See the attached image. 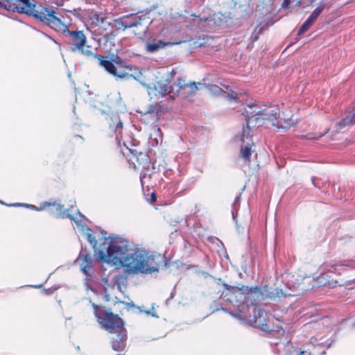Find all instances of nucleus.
Listing matches in <instances>:
<instances>
[{
	"mask_svg": "<svg viewBox=\"0 0 355 355\" xmlns=\"http://www.w3.org/2000/svg\"><path fill=\"white\" fill-rule=\"evenodd\" d=\"M87 219L85 218L80 223L78 230L86 235L87 241L97 252L98 258L104 262L112 263L119 268L123 259L131 250L128 247V241L120 236H112L104 237L100 247L97 248V241L92 234V230L85 225Z\"/></svg>",
	"mask_w": 355,
	"mask_h": 355,
	"instance_id": "nucleus-1",
	"label": "nucleus"
},
{
	"mask_svg": "<svg viewBox=\"0 0 355 355\" xmlns=\"http://www.w3.org/2000/svg\"><path fill=\"white\" fill-rule=\"evenodd\" d=\"M279 110L277 105H252L246 110V127L243 128L240 140L242 142L241 154L245 162H249L251 155V147L253 144L250 125H262L265 121H271L273 126L277 125L276 121L279 117Z\"/></svg>",
	"mask_w": 355,
	"mask_h": 355,
	"instance_id": "nucleus-2",
	"label": "nucleus"
},
{
	"mask_svg": "<svg viewBox=\"0 0 355 355\" xmlns=\"http://www.w3.org/2000/svg\"><path fill=\"white\" fill-rule=\"evenodd\" d=\"M55 12L53 10L40 6L34 17L55 31L65 33L66 36L71 40V49L73 52H79L87 57H96L95 49L87 45V37L83 31H69L64 21L55 16Z\"/></svg>",
	"mask_w": 355,
	"mask_h": 355,
	"instance_id": "nucleus-3",
	"label": "nucleus"
},
{
	"mask_svg": "<svg viewBox=\"0 0 355 355\" xmlns=\"http://www.w3.org/2000/svg\"><path fill=\"white\" fill-rule=\"evenodd\" d=\"M157 257L153 253L140 248H131L119 268L126 274H152L157 272Z\"/></svg>",
	"mask_w": 355,
	"mask_h": 355,
	"instance_id": "nucleus-4",
	"label": "nucleus"
},
{
	"mask_svg": "<svg viewBox=\"0 0 355 355\" xmlns=\"http://www.w3.org/2000/svg\"><path fill=\"white\" fill-rule=\"evenodd\" d=\"M249 309L250 308L248 307V306L243 303L239 306V313H230V314L232 316L243 320L245 323H249L250 324L254 325L263 330L268 329V327L266 324V319L264 318L266 312L263 310H261L260 309L254 307V317L251 318L250 315L246 312V310L249 311Z\"/></svg>",
	"mask_w": 355,
	"mask_h": 355,
	"instance_id": "nucleus-5",
	"label": "nucleus"
},
{
	"mask_svg": "<svg viewBox=\"0 0 355 355\" xmlns=\"http://www.w3.org/2000/svg\"><path fill=\"white\" fill-rule=\"evenodd\" d=\"M24 205L37 211H41L45 209L48 207L52 206L53 208L50 209L49 210L51 214L61 218H69L76 223L77 227H79V226H80V223H82L84 220H85V217L79 211H77L76 214H71L69 213L68 210L63 211L62 206L60 205V202H42L39 207H35V205H33L28 204H25Z\"/></svg>",
	"mask_w": 355,
	"mask_h": 355,
	"instance_id": "nucleus-6",
	"label": "nucleus"
},
{
	"mask_svg": "<svg viewBox=\"0 0 355 355\" xmlns=\"http://www.w3.org/2000/svg\"><path fill=\"white\" fill-rule=\"evenodd\" d=\"M92 306L94 309L95 316L102 328L108 331L110 333H113L124 327L122 319L118 315L112 313L101 312L98 310V306L94 304H92Z\"/></svg>",
	"mask_w": 355,
	"mask_h": 355,
	"instance_id": "nucleus-7",
	"label": "nucleus"
},
{
	"mask_svg": "<svg viewBox=\"0 0 355 355\" xmlns=\"http://www.w3.org/2000/svg\"><path fill=\"white\" fill-rule=\"evenodd\" d=\"M98 58L100 61V64L104 67L108 73L116 78H128L132 77L130 73L132 71V65L125 64L121 60L119 62L116 61V64H114L111 61L105 60L102 56Z\"/></svg>",
	"mask_w": 355,
	"mask_h": 355,
	"instance_id": "nucleus-8",
	"label": "nucleus"
},
{
	"mask_svg": "<svg viewBox=\"0 0 355 355\" xmlns=\"http://www.w3.org/2000/svg\"><path fill=\"white\" fill-rule=\"evenodd\" d=\"M176 74L174 69L167 73L164 80L157 82L153 87H148V93L153 98L159 99L166 94H173V86L171 85V80Z\"/></svg>",
	"mask_w": 355,
	"mask_h": 355,
	"instance_id": "nucleus-9",
	"label": "nucleus"
},
{
	"mask_svg": "<svg viewBox=\"0 0 355 355\" xmlns=\"http://www.w3.org/2000/svg\"><path fill=\"white\" fill-rule=\"evenodd\" d=\"M112 336L111 337L112 348L114 351H123L126 346L127 332L124 327L119 330L110 333Z\"/></svg>",
	"mask_w": 355,
	"mask_h": 355,
	"instance_id": "nucleus-10",
	"label": "nucleus"
},
{
	"mask_svg": "<svg viewBox=\"0 0 355 355\" xmlns=\"http://www.w3.org/2000/svg\"><path fill=\"white\" fill-rule=\"evenodd\" d=\"M178 44V42H164L162 40L150 37L146 43V50L148 53H155L166 46Z\"/></svg>",
	"mask_w": 355,
	"mask_h": 355,
	"instance_id": "nucleus-11",
	"label": "nucleus"
},
{
	"mask_svg": "<svg viewBox=\"0 0 355 355\" xmlns=\"http://www.w3.org/2000/svg\"><path fill=\"white\" fill-rule=\"evenodd\" d=\"M322 339L320 338V340H318V338H311L310 343L306 345V347H309V346L312 345L314 347L318 346H322L326 348H329L331 346V342H330L329 340H322ZM309 348H307V349H304L302 351H299L297 349H294L293 352H290V354L293 355H311V353L309 352Z\"/></svg>",
	"mask_w": 355,
	"mask_h": 355,
	"instance_id": "nucleus-12",
	"label": "nucleus"
},
{
	"mask_svg": "<svg viewBox=\"0 0 355 355\" xmlns=\"http://www.w3.org/2000/svg\"><path fill=\"white\" fill-rule=\"evenodd\" d=\"M76 262L80 266L82 272L85 275H89V270L92 268V257L89 254L82 252L76 259Z\"/></svg>",
	"mask_w": 355,
	"mask_h": 355,
	"instance_id": "nucleus-13",
	"label": "nucleus"
},
{
	"mask_svg": "<svg viewBox=\"0 0 355 355\" xmlns=\"http://www.w3.org/2000/svg\"><path fill=\"white\" fill-rule=\"evenodd\" d=\"M206 87L208 89L209 92L215 96H220L223 95L225 98H227L229 100H236L237 98V95L234 92L231 93H227L224 92L221 88H220L218 86L216 85H206Z\"/></svg>",
	"mask_w": 355,
	"mask_h": 355,
	"instance_id": "nucleus-14",
	"label": "nucleus"
},
{
	"mask_svg": "<svg viewBox=\"0 0 355 355\" xmlns=\"http://www.w3.org/2000/svg\"><path fill=\"white\" fill-rule=\"evenodd\" d=\"M176 89L173 87V95H178L180 90L181 89H185L187 87L190 88L191 92L192 94H195L196 92L198 90V87L196 85V83L195 82L191 83L190 84H186L185 80L179 78L178 80V83L175 85Z\"/></svg>",
	"mask_w": 355,
	"mask_h": 355,
	"instance_id": "nucleus-15",
	"label": "nucleus"
},
{
	"mask_svg": "<svg viewBox=\"0 0 355 355\" xmlns=\"http://www.w3.org/2000/svg\"><path fill=\"white\" fill-rule=\"evenodd\" d=\"M354 115L355 114L354 112L349 113L346 117L336 124L337 130H339L345 126L352 125L354 122Z\"/></svg>",
	"mask_w": 355,
	"mask_h": 355,
	"instance_id": "nucleus-16",
	"label": "nucleus"
},
{
	"mask_svg": "<svg viewBox=\"0 0 355 355\" xmlns=\"http://www.w3.org/2000/svg\"><path fill=\"white\" fill-rule=\"evenodd\" d=\"M91 24L94 26H100L105 24L106 19L96 12H92L89 15Z\"/></svg>",
	"mask_w": 355,
	"mask_h": 355,
	"instance_id": "nucleus-17",
	"label": "nucleus"
},
{
	"mask_svg": "<svg viewBox=\"0 0 355 355\" xmlns=\"http://www.w3.org/2000/svg\"><path fill=\"white\" fill-rule=\"evenodd\" d=\"M139 24L140 19L137 16H132L130 17H128L121 22V24L124 26V28L136 26Z\"/></svg>",
	"mask_w": 355,
	"mask_h": 355,
	"instance_id": "nucleus-18",
	"label": "nucleus"
},
{
	"mask_svg": "<svg viewBox=\"0 0 355 355\" xmlns=\"http://www.w3.org/2000/svg\"><path fill=\"white\" fill-rule=\"evenodd\" d=\"M0 6L8 11L16 12V4L10 0H0Z\"/></svg>",
	"mask_w": 355,
	"mask_h": 355,
	"instance_id": "nucleus-19",
	"label": "nucleus"
},
{
	"mask_svg": "<svg viewBox=\"0 0 355 355\" xmlns=\"http://www.w3.org/2000/svg\"><path fill=\"white\" fill-rule=\"evenodd\" d=\"M324 10V6H320L316 8L313 12L311 14V15L309 17L308 19L311 21L313 24L315 21L318 16L321 14L322 10Z\"/></svg>",
	"mask_w": 355,
	"mask_h": 355,
	"instance_id": "nucleus-20",
	"label": "nucleus"
},
{
	"mask_svg": "<svg viewBox=\"0 0 355 355\" xmlns=\"http://www.w3.org/2000/svg\"><path fill=\"white\" fill-rule=\"evenodd\" d=\"M313 24L307 19L300 28L298 34L302 35L304 33L313 26Z\"/></svg>",
	"mask_w": 355,
	"mask_h": 355,
	"instance_id": "nucleus-21",
	"label": "nucleus"
},
{
	"mask_svg": "<svg viewBox=\"0 0 355 355\" xmlns=\"http://www.w3.org/2000/svg\"><path fill=\"white\" fill-rule=\"evenodd\" d=\"M267 297L269 298H275L276 297H281V296H286L284 295L282 290L275 289L274 291L269 293L268 294L266 295Z\"/></svg>",
	"mask_w": 355,
	"mask_h": 355,
	"instance_id": "nucleus-22",
	"label": "nucleus"
},
{
	"mask_svg": "<svg viewBox=\"0 0 355 355\" xmlns=\"http://www.w3.org/2000/svg\"><path fill=\"white\" fill-rule=\"evenodd\" d=\"M153 135L155 137V139L156 141V144H158V137H159L160 141L162 140V131L159 128L155 126L153 128Z\"/></svg>",
	"mask_w": 355,
	"mask_h": 355,
	"instance_id": "nucleus-23",
	"label": "nucleus"
},
{
	"mask_svg": "<svg viewBox=\"0 0 355 355\" xmlns=\"http://www.w3.org/2000/svg\"><path fill=\"white\" fill-rule=\"evenodd\" d=\"M239 199H240L239 197L236 198V199L234 200V202L232 205L233 210L232 211V218L234 220L236 219V212H237L236 207L239 203Z\"/></svg>",
	"mask_w": 355,
	"mask_h": 355,
	"instance_id": "nucleus-24",
	"label": "nucleus"
},
{
	"mask_svg": "<svg viewBox=\"0 0 355 355\" xmlns=\"http://www.w3.org/2000/svg\"><path fill=\"white\" fill-rule=\"evenodd\" d=\"M261 28H259V31H257V28L254 31V32L252 34L250 39L252 42H255L259 38V35L261 33Z\"/></svg>",
	"mask_w": 355,
	"mask_h": 355,
	"instance_id": "nucleus-25",
	"label": "nucleus"
},
{
	"mask_svg": "<svg viewBox=\"0 0 355 355\" xmlns=\"http://www.w3.org/2000/svg\"><path fill=\"white\" fill-rule=\"evenodd\" d=\"M322 137V135H318L317 137H312V135H310V134H309V135H308L306 136V138H307L308 139H318V138H320V137Z\"/></svg>",
	"mask_w": 355,
	"mask_h": 355,
	"instance_id": "nucleus-26",
	"label": "nucleus"
},
{
	"mask_svg": "<svg viewBox=\"0 0 355 355\" xmlns=\"http://www.w3.org/2000/svg\"><path fill=\"white\" fill-rule=\"evenodd\" d=\"M153 309H154L153 308V309H152V311H146V313H147L148 315H151L152 316H154V317H158V316L156 315V313H155V311H154V310H153Z\"/></svg>",
	"mask_w": 355,
	"mask_h": 355,
	"instance_id": "nucleus-27",
	"label": "nucleus"
},
{
	"mask_svg": "<svg viewBox=\"0 0 355 355\" xmlns=\"http://www.w3.org/2000/svg\"><path fill=\"white\" fill-rule=\"evenodd\" d=\"M290 4V0H284L283 3H282V7L283 8H287Z\"/></svg>",
	"mask_w": 355,
	"mask_h": 355,
	"instance_id": "nucleus-28",
	"label": "nucleus"
},
{
	"mask_svg": "<svg viewBox=\"0 0 355 355\" xmlns=\"http://www.w3.org/2000/svg\"><path fill=\"white\" fill-rule=\"evenodd\" d=\"M122 128V123L121 121H119L117 123V125L116 126V131H117L118 130L121 129Z\"/></svg>",
	"mask_w": 355,
	"mask_h": 355,
	"instance_id": "nucleus-29",
	"label": "nucleus"
},
{
	"mask_svg": "<svg viewBox=\"0 0 355 355\" xmlns=\"http://www.w3.org/2000/svg\"><path fill=\"white\" fill-rule=\"evenodd\" d=\"M224 286L227 290L231 291L232 289H234L232 286H229L227 284H224Z\"/></svg>",
	"mask_w": 355,
	"mask_h": 355,
	"instance_id": "nucleus-30",
	"label": "nucleus"
},
{
	"mask_svg": "<svg viewBox=\"0 0 355 355\" xmlns=\"http://www.w3.org/2000/svg\"><path fill=\"white\" fill-rule=\"evenodd\" d=\"M291 347V345L288 343V345H286V349L288 351L289 350V348Z\"/></svg>",
	"mask_w": 355,
	"mask_h": 355,
	"instance_id": "nucleus-31",
	"label": "nucleus"
},
{
	"mask_svg": "<svg viewBox=\"0 0 355 355\" xmlns=\"http://www.w3.org/2000/svg\"><path fill=\"white\" fill-rule=\"evenodd\" d=\"M238 295L241 296V297L243 296V293L238 291Z\"/></svg>",
	"mask_w": 355,
	"mask_h": 355,
	"instance_id": "nucleus-32",
	"label": "nucleus"
},
{
	"mask_svg": "<svg viewBox=\"0 0 355 355\" xmlns=\"http://www.w3.org/2000/svg\"><path fill=\"white\" fill-rule=\"evenodd\" d=\"M13 205H14V206H19V205H21V204H19V203H17V204H14Z\"/></svg>",
	"mask_w": 355,
	"mask_h": 355,
	"instance_id": "nucleus-33",
	"label": "nucleus"
},
{
	"mask_svg": "<svg viewBox=\"0 0 355 355\" xmlns=\"http://www.w3.org/2000/svg\"><path fill=\"white\" fill-rule=\"evenodd\" d=\"M152 199L155 200V195L154 194L152 195Z\"/></svg>",
	"mask_w": 355,
	"mask_h": 355,
	"instance_id": "nucleus-34",
	"label": "nucleus"
},
{
	"mask_svg": "<svg viewBox=\"0 0 355 355\" xmlns=\"http://www.w3.org/2000/svg\"><path fill=\"white\" fill-rule=\"evenodd\" d=\"M140 179H141V182H143V178L141 177Z\"/></svg>",
	"mask_w": 355,
	"mask_h": 355,
	"instance_id": "nucleus-35",
	"label": "nucleus"
}]
</instances>
